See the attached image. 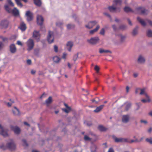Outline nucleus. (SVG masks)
<instances>
[{"instance_id":"20","label":"nucleus","mask_w":152,"mask_h":152,"mask_svg":"<svg viewBox=\"0 0 152 152\" xmlns=\"http://www.w3.org/2000/svg\"><path fill=\"white\" fill-rule=\"evenodd\" d=\"M137 20L143 26H145L146 25V23L144 20L140 18L139 17H137Z\"/></svg>"},{"instance_id":"7","label":"nucleus","mask_w":152,"mask_h":152,"mask_svg":"<svg viewBox=\"0 0 152 152\" xmlns=\"http://www.w3.org/2000/svg\"><path fill=\"white\" fill-rule=\"evenodd\" d=\"M0 134L4 137H6L8 136L7 130L4 129L0 125Z\"/></svg>"},{"instance_id":"6","label":"nucleus","mask_w":152,"mask_h":152,"mask_svg":"<svg viewBox=\"0 0 152 152\" xmlns=\"http://www.w3.org/2000/svg\"><path fill=\"white\" fill-rule=\"evenodd\" d=\"M115 5H113V4L112 6H109L108 7V9L110 11L112 12H117L120 11V9L118 8H117L115 7Z\"/></svg>"},{"instance_id":"24","label":"nucleus","mask_w":152,"mask_h":152,"mask_svg":"<svg viewBox=\"0 0 152 152\" xmlns=\"http://www.w3.org/2000/svg\"><path fill=\"white\" fill-rule=\"evenodd\" d=\"M19 28L22 31H25L26 28V24L23 22H21Z\"/></svg>"},{"instance_id":"29","label":"nucleus","mask_w":152,"mask_h":152,"mask_svg":"<svg viewBox=\"0 0 152 152\" xmlns=\"http://www.w3.org/2000/svg\"><path fill=\"white\" fill-rule=\"evenodd\" d=\"M124 11L127 13L131 12L132 11V9L128 6H126L124 8Z\"/></svg>"},{"instance_id":"50","label":"nucleus","mask_w":152,"mask_h":152,"mask_svg":"<svg viewBox=\"0 0 152 152\" xmlns=\"http://www.w3.org/2000/svg\"><path fill=\"white\" fill-rule=\"evenodd\" d=\"M22 141L23 143V145L26 146L28 145V144L26 142L25 140H24V139L23 140H22Z\"/></svg>"},{"instance_id":"26","label":"nucleus","mask_w":152,"mask_h":152,"mask_svg":"<svg viewBox=\"0 0 152 152\" xmlns=\"http://www.w3.org/2000/svg\"><path fill=\"white\" fill-rule=\"evenodd\" d=\"M52 102V98L51 96H50L45 100V103L47 105H49Z\"/></svg>"},{"instance_id":"53","label":"nucleus","mask_w":152,"mask_h":152,"mask_svg":"<svg viewBox=\"0 0 152 152\" xmlns=\"http://www.w3.org/2000/svg\"><path fill=\"white\" fill-rule=\"evenodd\" d=\"M4 45L0 41V50H1L3 48Z\"/></svg>"},{"instance_id":"10","label":"nucleus","mask_w":152,"mask_h":152,"mask_svg":"<svg viewBox=\"0 0 152 152\" xmlns=\"http://www.w3.org/2000/svg\"><path fill=\"white\" fill-rule=\"evenodd\" d=\"M9 141V142L7 144V146L11 150L14 149L15 148V146L14 142L11 139Z\"/></svg>"},{"instance_id":"35","label":"nucleus","mask_w":152,"mask_h":152,"mask_svg":"<svg viewBox=\"0 0 152 152\" xmlns=\"http://www.w3.org/2000/svg\"><path fill=\"white\" fill-rule=\"evenodd\" d=\"M125 110L126 111L128 110L130 108L131 104L130 103H126L125 104Z\"/></svg>"},{"instance_id":"49","label":"nucleus","mask_w":152,"mask_h":152,"mask_svg":"<svg viewBox=\"0 0 152 152\" xmlns=\"http://www.w3.org/2000/svg\"><path fill=\"white\" fill-rule=\"evenodd\" d=\"M54 51L57 53L58 52V47L56 45H55L54 46Z\"/></svg>"},{"instance_id":"36","label":"nucleus","mask_w":152,"mask_h":152,"mask_svg":"<svg viewBox=\"0 0 152 152\" xmlns=\"http://www.w3.org/2000/svg\"><path fill=\"white\" fill-rule=\"evenodd\" d=\"M119 29L122 30H125L127 28V26L125 25H122L120 26Z\"/></svg>"},{"instance_id":"32","label":"nucleus","mask_w":152,"mask_h":152,"mask_svg":"<svg viewBox=\"0 0 152 152\" xmlns=\"http://www.w3.org/2000/svg\"><path fill=\"white\" fill-rule=\"evenodd\" d=\"M35 4L38 6H40L41 5V0H33Z\"/></svg>"},{"instance_id":"56","label":"nucleus","mask_w":152,"mask_h":152,"mask_svg":"<svg viewBox=\"0 0 152 152\" xmlns=\"http://www.w3.org/2000/svg\"><path fill=\"white\" fill-rule=\"evenodd\" d=\"M39 51V48H37L34 50V52L36 54L38 53Z\"/></svg>"},{"instance_id":"16","label":"nucleus","mask_w":152,"mask_h":152,"mask_svg":"<svg viewBox=\"0 0 152 152\" xmlns=\"http://www.w3.org/2000/svg\"><path fill=\"white\" fill-rule=\"evenodd\" d=\"M73 43L71 41L68 42L66 44V48L69 51H71V48L73 46Z\"/></svg>"},{"instance_id":"22","label":"nucleus","mask_w":152,"mask_h":152,"mask_svg":"<svg viewBox=\"0 0 152 152\" xmlns=\"http://www.w3.org/2000/svg\"><path fill=\"white\" fill-rule=\"evenodd\" d=\"M114 140L116 142H123L126 141V139L121 138H115L114 139Z\"/></svg>"},{"instance_id":"58","label":"nucleus","mask_w":152,"mask_h":152,"mask_svg":"<svg viewBox=\"0 0 152 152\" xmlns=\"http://www.w3.org/2000/svg\"><path fill=\"white\" fill-rule=\"evenodd\" d=\"M17 44L18 45H20L21 46L23 45L22 44V43L20 41H18L17 42Z\"/></svg>"},{"instance_id":"57","label":"nucleus","mask_w":152,"mask_h":152,"mask_svg":"<svg viewBox=\"0 0 152 152\" xmlns=\"http://www.w3.org/2000/svg\"><path fill=\"white\" fill-rule=\"evenodd\" d=\"M127 20L130 26H132V23L130 20L129 18H128L127 19Z\"/></svg>"},{"instance_id":"61","label":"nucleus","mask_w":152,"mask_h":152,"mask_svg":"<svg viewBox=\"0 0 152 152\" xmlns=\"http://www.w3.org/2000/svg\"><path fill=\"white\" fill-rule=\"evenodd\" d=\"M2 39L4 42H5L7 40V38L6 37H3Z\"/></svg>"},{"instance_id":"52","label":"nucleus","mask_w":152,"mask_h":152,"mask_svg":"<svg viewBox=\"0 0 152 152\" xmlns=\"http://www.w3.org/2000/svg\"><path fill=\"white\" fill-rule=\"evenodd\" d=\"M112 27L113 28V30L114 31H116V30H117V28L115 25H112Z\"/></svg>"},{"instance_id":"45","label":"nucleus","mask_w":152,"mask_h":152,"mask_svg":"<svg viewBox=\"0 0 152 152\" xmlns=\"http://www.w3.org/2000/svg\"><path fill=\"white\" fill-rule=\"evenodd\" d=\"M78 53H77L74 56L73 59L74 61H75L78 58Z\"/></svg>"},{"instance_id":"46","label":"nucleus","mask_w":152,"mask_h":152,"mask_svg":"<svg viewBox=\"0 0 152 152\" xmlns=\"http://www.w3.org/2000/svg\"><path fill=\"white\" fill-rule=\"evenodd\" d=\"M146 142H149L150 144H152V138H146Z\"/></svg>"},{"instance_id":"55","label":"nucleus","mask_w":152,"mask_h":152,"mask_svg":"<svg viewBox=\"0 0 152 152\" xmlns=\"http://www.w3.org/2000/svg\"><path fill=\"white\" fill-rule=\"evenodd\" d=\"M85 124L88 126H90L92 125V123L90 122H86Z\"/></svg>"},{"instance_id":"59","label":"nucleus","mask_w":152,"mask_h":152,"mask_svg":"<svg viewBox=\"0 0 152 152\" xmlns=\"http://www.w3.org/2000/svg\"><path fill=\"white\" fill-rule=\"evenodd\" d=\"M108 152H114V151L113 148H110L109 149Z\"/></svg>"},{"instance_id":"30","label":"nucleus","mask_w":152,"mask_h":152,"mask_svg":"<svg viewBox=\"0 0 152 152\" xmlns=\"http://www.w3.org/2000/svg\"><path fill=\"white\" fill-rule=\"evenodd\" d=\"M121 0H114L113 1V5L116 6L118 4H121Z\"/></svg>"},{"instance_id":"39","label":"nucleus","mask_w":152,"mask_h":152,"mask_svg":"<svg viewBox=\"0 0 152 152\" xmlns=\"http://www.w3.org/2000/svg\"><path fill=\"white\" fill-rule=\"evenodd\" d=\"M140 94L142 95L144 94L145 96V94H147L145 92V88L142 89L140 90Z\"/></svg>"},{"instance_id":"18","label":"nucleus","mask_w":152,"mask_h":152,"mask_svg":"<svg viewBox=\"0 0 152 152\" xmlns=\"http://www.w3.org/2000/svg\"><path fill=\"white\" fill-rule=\"evenodd\" d=\"M115 35L116 37H118L120 38L121 41V42H123L125 39V36L121 34H116Z\"/></svg>"},{"instance_id":"33","label":"nucleus","mask_w":152,"mask_h":152,"mask_svg":"<svg viewBox=\"0 0 152 152\" xmlns=\"http://www.w3.org/2000/svg\"><path fill=\"white\" fill-rule=\"evenodd\" d=\"M96 148L97 147L96 145H92L91 148V152H97L96 151Z\"/></svg>"},{"instance_id":"9","label":"nucleus","mask_w":152,"mask_h":152,"mask_svg":"<svg viewBox=\"0 0 152 152\" xmlns=\"http://www.w3.org/2000/svg\"><path fill=\"white\" fill-rule=\"evenodd\" d=\"M32 37L37 41H39L40 40V34L39 32L34 31L33 33Z\"/></svg>"},{"instance_id":"19","label":"nucleus","mask_w":152,"mask_h":152,"mask_svg":"<svg viewBox=\"0 0 152 152\" xmlns=\"http://www.w3.org/2000/svg\"><path fill=\"white\" fill-rule=\"evenodd\" d=\"M145 97L146 99H142L141 100V101L143 103H146L147 102H150V99L149 96L147 94H145Z\"/></svg>"},{"instance_id":"44","label":"nucleus","mask_w":152,"mask_h":152,"mask_svg":"<svg viewBox=\"0 0 152 152\" xmlns=\"http://www.w3.org/2000/svg\"><path fill=\"white\" fill-rule=\"evenodd\" d=\"M74 27V25L70 24H68L67 25V28L68 29H70Z\"/></svg>"},{"instance_id":"34","label":"nucleus","mask_w":152,"mask_h":152,"mask_svg":"<svg viewBox=\"0 0 152 152\" xmlns=\"http://www.w3.org/2000/svg\"><path fill=\"white\" fill-rule=\"evenodd\" d=\"M99 53H111V52L110 51V50H104L100 48L99 49Z\"/></svg>"},{"instance_id":"4","label":"nucleus","mask_w":152,"mask_h":152,"mask_svg":"<svg viewBox=\"0 0 152 152\" xmlns=\"http://www.w3.org/2000/svg\"><path fill=\"white\" fill-rule=\"evenodd\" d=\"M9 22L6 20H2L0 22V28L1 29L7 28L8 26Z\"/></svg>"},{"instance_id":"28","label":"nucleus","mask_w":152,"mask_h":152,"mask_svg":"<svg viewBox=\"0 0 152 152\" xmlns=\"http://www.w3.org/2000/svg\"><path fill=\"white\" fill-rule=\"evenodd\" d=\"M98 129L101 131H105L107 130V129L102 125H99L98 126Z\"/></svg>"},{"instance_id":"14","label":"nucleus","mask_w":152,"mask_h":152,"mask_svg":"<svg viewBox=\"0 0 152 152\" xmlns=\"http://www.w3.org/2000/svg\"><path fill=\"white\" fill-rule=\"evenodd\" d=\"M11 129L16 134H19L20 132V129L17 126H12Z\"/></svg>"},{"instance_id":"13","label":"nucleus","mask_w":152,"mask_h":152,"mask_svg":"<svg viewBox=\"0 0 152 152\" xmlns=\"http://www.w3.org/2000/svg\"><path fill=\"white\" fill-rule=\"evenodd\" d=\"M130 118L129 115H125L123 116L122 118V121L124 123H127L128 122Z\"/></svg>"},{"instance_id":"1","label":"nucleus","mask_w":152,"mask_h":152,"mask_svg":"<svg viewBox=\"0 0 152 152\" xmlns=\"http://www.w3.org/2000/svg\"><path fill=\"white\" fill-rule=\"evenodd\" d=\"M26 45L27 47V50L28 51L31 50L34 48V44L33 40L29 39L26 42Z\"/></svg>"},{"instance_id":"42","label":"nucleus","mask_w":152,"mask_h":152,"mask_svg":"<svg viewBox=\"0 0 152 152\" xmlns=\"http://www.w3.org/2000/svg\"><path fill=\"white\" fill-rule=\"evenodd\" d=\"M66 109H63V110L66 113H68L71 110L70 107L66 108Z\"/></svg>"},{"instance_id":"11","label":"nucleus","mask_w":152,"mask_h":152,"mask_svg":"<svg viewBox=\"0 0 152 152\" xmlns=\"http://www.w3.org/2000/svg\"><path fill=\"white\" fill-rule=\"evenodd\" d=\"M37 24L39 25H42L44 20L42 17L41 15H37Z\"/></svg>"},{"instance_id":"47","label":"nucleus","mask_w":152,"mask_h":152,"mask_svg":"<svg viewBox=\"0 0 152 152\" xmlns=\"http://www.w3.org/2000/svg\"><path fill=\"white\" fill-rule=\"evenodd\" d=\"M84 139L86 141H90L91 140V139L87 135H85Z\"/></svg>"},{"instance_id":"12","label":"nucleus","mask_w":152,"mask_h":152,"mask_svg":"<svg viewBox=\"0 0 152 152\" xmlns=\"http://www.w3.org/2000/svg\"><path fill=\"white\" fill-rule=\"evenodd\" d=\"M10 50L11 53H14L16 51V48L14 44H12L10 46Z\"/></svg>"},{"instance_id":"60","label":"nucleus","mask_w":152,"mask_h":152,"mask_svg":"<svg viewBox=\"0 0 152 152\" xmlns=\"http://www.w3.org/2000/svg\"><path fill=\"white\" fill-rule=\"evenodd\" d=\"M147 22L149 23V25L151 26H152V21L149 20H147Z\"/></svg>"},{"instance_id":"17","label":"nucleus","mask_w":152,"mask_h":152,"mask_svg":"<svg viewBox=\"0 0 152 152\" xmlns=\"http://www.w3.org/2000/svg\"><path fill=\"white\" fill-rule=\"evenodd\" d=\"M11 13H12L15 16H18L19 15V10L16 7L14 8L12 10Z\"/></svg>"},{"instance_id":"64","label":"nucleus","mask_w":152,"mask_h":152,"mask_svg":"<svg viewBox=\"0 0 152 152\" xmlns=\"http://www.w3.org/2000/svg\"><path fill=\"white\" fill-rule=\"evenodd\" d=\"M36 72V71L34 70H31V74H33V75H34L35 74Z\"/></svg>"},{"instance_id":"27","label":"nucleus","mask_w":152,"mask_h":152,"mask_svg":"<svg viewBox=\"0 0 152 152\" xmlns=\"http://www.w3.org/2000/svg\"><path fill=\"white\" fill-rule=\"evenodd\" d=\"M4 8L9 13H11L12 12V10L10 8L9 6L5 4L4 5Z\"/></svg>"},{"instance_id":"31","label":"nucleus","mask_w":152,"mask_h":152,"mask_svg":"<svg viewBox=\"0 0 152 152\" xmlns=\"http://www.w3.org/2000/svg\"><path fill=\"white\" fill-rule=\"evenodd\" d=\"M53 60L54 62L58 63L60 61L61 58L57 56H55L53 57Z\"/></svg>"},{"instance_id":"63","label":"nucleus","mask_w":152,"mask_h":152,"mask_svg":"<svg viewBox=\"0 0 152 152\" xmlns=\"http://www.w3.org/2000/svg\"><path fill=\"white\" fill-rule=\"evenodd\" d=\"M66 55H67L66 54V53H64L63 54V55L62 58L64 59L65 58Z\"/></svg>"},{"instance_id":"37","label":"nucleus","mask_w":152,"mask_h":152,"mask_svg":"<svg viewBox=\"0 0 152 152\" xmlns=\"http://www.w3.org/2000/svg\"><path fill=\"white\" fill-rule=\"evenodd\" d=\"M15 1L18 6L20 7H22L23 5L20 2V0H15Z\"/></svg>"},{"instance_id":"8","label":"nucleus","mask_w":152,"mask_h":152,"mask_svg":"<svg viewBox=\"0 0 152 152\" xmlns=\"http://www.w3.org/2000/svg\"><path fill=\"white\" fill-rule=\"evenodd\" d=\"M98 22L96 21H93L89 22L86 25V27L89 29L92 28Z\"/></svg>"},{"instance_id":"54","label":"nucleus","mask_w":152,"mask_h":152,"mask_svg":"<svg viewBox=\"0 0 152 152\" xmlns=\"http://www.w3.org/2000/svg\"><path fill=\"white\" fill-rule=\"evenodd\" d=\"M27 64L29 65H30L31 64V61L30 59H28L26 61Z\"/></svg>"},{"instance_id":"23","label":"nucleus","mask_w":152,"mask_h":152,"mask_svg":"<svg viewBox=\"0 0 152 152\" xmlns=\"http://www.w3.org/2000/svg\"><path fill=\"white\" fill-rule=\"evenodd\" d=\"M145 60V58L141 56H139L138 59V63L141 64L144 63Z\"/></svg>"},{"instance_id":"38","label":"nucleus","mask_w":152,"mask_h":152,"mask_svg":"<svg viewBox=\"0 0 152 152\" xmlns=\"http://www.w3.org/2000/svg\"><path fill=\"white\" fill-rule=\"evenodd\" d=\"M147 36L149 37H152V31L151 30H148L147 32Z\"/></svg>"},{"instance_id":"41","label":"nucleus","mask_w":152,"mask_h":152,"mask_svg":"<svg viewBox=\"0 0 152 152\" xmlns=\"http://www.w3.org/2000/svg\"><path fill=\"white\" fill-rule=\"evenodd\" d=\"M141 105L140 103H136L135 104V106L136 108H135V110H137L140 108V106Z\"/></svg>"},{"instance_id":"62","label":"nucleus","mask_w":152,"mask_h":152,"mask_svg":"<svg viewBox=\"0 0 152 152\" xmlns=\"http://www.w3.org/2000/svg\"><path fill=\"white\" fill-rule=\"evenodd\" d=\"M137 33V31L135 29H134V35H136Z\"/></svg>"},{"instance_id":"43","label":"nucleus","mask_w":152,"mask_h":152,"mask_svg":"<svg viewBox=\"0 0 152 152\" xmlns=\"http://www.w3.org/2000/svg\"><path fill=\"white\" fill-rule=\"evenodd\" d=\"M8 4L12 7L14 6V4L12 2L11 0H7Z\"/></svg>"},{"instance_id":"25","label":"nucleus","mask_w":152,"mask_h":152,"mask_svg":"<svg viewBox=\"0 0 152 152\" xmlns=\"http://www.w3.org/2000/svg\"><path fill=\"white\" fill-rule=\"evenodd\" d=\"M104 106V105H101L97 107L96 109L94 111L96 113L98 112L103 108Z\"/></svg>"},{"instance_id":"5","label":"nucleus","mask_w":152,"mask_h":152,"mask_svg":"<svg viewBox=\"0 0 152 152\" xmlns=\"http://www.w3.org/2000/svg\"><path fill=\"white\" fill-rule=\"evenodd\" d=\"M25 16L26 17V20L28 22L32 20L33 19V14L30 11H26L25 14Z\"/></svg>"},{"instance_id":"40","label":"nucleus","mask_w":152,"mask_h":152,"mask_svg":"<svg viewBox=\"0 0 152 152\" xmlns=\"http://www.w3.org/2000/svg\"><path fill=\"white\" fill-rule=\"evenodd\" d=\"M99 34L102 35H104L105 34V29L104 28H102L99 32Z\"/></svg>"},{"instance_id":"21","label":"nucleus","mask_w":152,"mask_h":152,"mask_svg":"<svg viewBox=\"0 0 152 152\" xmlns=\"http://www.w3.org/2000/svg\"><path fill=\"white\" fill-rule=\"evenodd\" d=\"M138 10L141 11V14L143 15L147 14L148 12L147 10H145L144 8H139Z\"/></svg>"},{"instance_id":"48","label":"nucleus","mask_w":152,"mask_h":152,"mask_svg":"<svg viewBox=\"0 0 152 152\" xmlns=\"http://www.w3.org/2000/svg\"><path fill=\"white\" fill-rule=\"evenodd\" d=\"M94 69L96 71L97 73H98L99 72V68L98 66L97 65H96L95 66Z\"/></svg>"},{"instance_id":"51","label":"nucleus","mask_w":152,"mask_h":152,"mask_svg":"<svg viewBox=\"0 0 152 152\" xmlns=\"http://www.w3.org/2000/svg\"><path fill=\"white\" fill-rule=\"evenodd\" d=\"M104 15L109 18L110 20H111V17L109 14L106 12L104 13Z\"/></svg>"},{"instance_id":"15","label":"nucleus","mask_w":152,"mask_h":152,"mask_svg":"<svg viewBox=\"0 0 152 152\" xmlns=\"http://www.w3.org/2000/svg\"><path fill=\"white\" fill-rule=\"evenodd\" d=\"M100 26L98 25L96 26V27L93 30H91L89 31V34L90 35H93L94 33L96 32L100 28Z\"/></svg>"},{"instance_id":"3","label":"nucleus","mask_w":152,"mask_h":152,"mask_svg":"<svg viewBox=\"0 0 152 152\" xmlns=\"http://www.w3.org/2000/svg\"><path fill=\"white\" fill-rule=\"evenodd\" d=\"M54 39L53 33V32L49 31L47 37V40L48 42L51 43L53 42Z\"/></svg>"},{"instance_id":"2","label":"nucleus","mask_w":152,"mask_h":152,"mask_svg":"<svg viewBox=\"0 0 152 152\" xmlns=\"http://www.w3.org/2000/svg\"><path fill=\"white\" fill-rule=\"evenodd\" d=\"M99 38L98 37H93L90 39H87V42L90 44L95 45L96 44L99 40Z\"/></svg>"}]
</instances>
